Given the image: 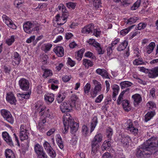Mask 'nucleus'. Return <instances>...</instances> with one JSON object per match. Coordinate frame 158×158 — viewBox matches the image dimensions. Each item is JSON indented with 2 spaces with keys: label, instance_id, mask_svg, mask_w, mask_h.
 Masks as SVG:
<instances>
[{
  "label": "nucleus",
  "instance_id": "nucleus-1",
  "mask_svg": "<svg viewBox=\"0 0 158 158\" xmlns=\"http://www.w3.org/2000/svg\"><path fill=\"white\" fill-rule=\"evenodd\" d=\"M158 150V138L152 137L137 148L136 156L138 158H148L153 150Z\"/></svg>",
  "mask_w": 158,
  "mask_h": 158
},
{
  "label": "nucleus",
  "instance_id": "nucleus-2",
  "mask_svg": "<svg viewBox=\"0 0 158 158\" xmlns=\"http://www.w3.org/2000/svg\"><path fill=\"white\" fill-rule=\"evenodd\" d=\"M63 123L64 126V131L63 133L65 134L68 132V130L70 127L71 133H74L77 130L78 127V124L74 121V119L70 115L69 113L64 114L63 116Z\"/></svg>",
  "mask_w": 158,
  "mask_h": 158
},
{
  "label": "nucleus",
  "instance_id": "nucleus-3",
  "mask_svg": "<svg viewBox=\"0 0 158 158\" xmlns=\"http://www.w3.org/2000/svg\"><path fill=\"white\" fill-rule=\"evenodd\" d=\"M102 139V136L101 134H98L96 135L94 137V139L92 142V150L91 154L93 156H97L98 151L99 145L98 143L100 142Z\"/></svg>",
  "mask_w": 158,
  "mask_h": 158
},
{
  "label": "nucleus",
  "instance_id": "nucleus-4",
  "mask_svg": "<svg viewBox=\"0 0 158 158\" xmlns=\"http://www.w3.org/2000/svg\"><path fill=\"white\" fill-rule=\"evenodd\" d=\"M34 150L38 158H47L43 147L39 144L37 143L35 145Z\"/></svg>",
  "mask_w": 158,
  "mask_h": 158
},
{
  "label": "nucleus",
  "instance_id": "nucleus-5",
  "mask_svg": "<svg viewBox=\"0 0 158 158\" xmlns=\"http://www.w3.org/2000/svg\"><path fill=\"white\" fill-rule=\"evenodd\" d=\"M19 85L20 89L23 91H27L29 89L30 84L28 80L22 78L19 81Z\"/></svg>",
  "mask_w": 158,
  "mask_h": 158
},
{
  "label": "nucleus",
  "instance_id": "nucleus-6",
  "mask_svg": "<svg viewBox=\"0 0 158 158\" xmlns=\"http://www.w3.org/2000/svg\"><path fill=\"white\" fill-rule=\"evenodd\" d=\"M69 16V13L68 12H67L62 14V17H60L59 14H58L55 17L56 21V22L57 24L59 25H63L65 22L64 21Z\"/></svg>",
  "mask_w": 158,
  "mask_h": 158
},
{
  "label": "nucleus",
  "instance_id": "nucleus-7",
  "mask_svg": "<svg viewBox=\"0 0 158 158\" xmlns=\"http://www.w3.org/2000/svg\"><path fill=\"white\" fill-rule=\"evenodd\" d=\"M126 129L130 131L132 133L136 134L138 133V129L133 126L132 121L130 119L127 120L125 123Z\"/></svg>",
  "mask_w": 158,
  "mask_h": 158
},
{
  "label": "nucleus",
  "instance_id": "nucleus-8",
  "mask_svg": "<svg viewBox=\"0 0 158 158\" xmlns=\"http://www.w3.org/2000/svg\"><path fill=\"white\" fill-rule=\"evenodd\" d=\"M1 114L3 117L6 119L9 122L12 123L14 122V120L10 112L5 109L1 110Z\"/></svg>",
  "mask_w": 158,
  "mask_h": 158
},
{
  "label": "nucleus",
  "instance_id": "nucleus-9",
  "mask_svg": "<svg viewBox=\"0 0 158 158\" xmlns=\"http://www.w3.org/2000/svg\"><path fill=\"white\" fill-rule=\"evenodd\" d=\"M24 31L27 33H30L33 31L35 27V24L28 22L23 25Z\"/></svg>",
  "mask_w": 158,
  "mask_h": 158
},
{
  "label": "nucleus",
  "instance_id": "nucleus-10",
  "mask_svg": "<svg viewBox=\"0 0 158 158\" xmlns=\"http://www.w3.org/2000/svg\"><path fill=\"white\" fill-rule=\"evenodd\" d=\"M73 107L70 103L66 102L62 103L60 106V109L63 113L69 112Z\"/></svg>",
  "mask_w": 158,
  "mask_h": 158
},
{
  "label": "nucleus",
  "instance_id": "nucleus-11",
  "mask_svg": "<svg viewBox=\"0 0 158 158\" xmlns=\"http://www.w3.org/2000/svg\"><path fill=\"white\" fill-rule=\"evenodd\" d=\"M2 136L3 139L7 144L10 146H14L12 140L7 132L5 131L2 132Z\"/></svg>",
  "mask_w": 158,
  "mask_h": 158
},
{
  "label": "nucleus",
  "instance_id": "nucleus-12",
  "mask_svg": "<svg viewBox=\"0 0 158 158\" xmlns=\"http://www.w3.org/2000/svg\"><path fill=\"white\" fill-rule=\"evenodd\" d=\"M132 98L134 100L133 104L135 106H138L142 100L141 96L137 94L133 95Z\"/></svg>",
  "mask_w": 158,
  "mask_h": 158
},
{
  "label": "nucleus",
  "instance_id": "nucleus-13",
  "mask_svg": "<svg viewBox=\"0 0 158 158\" xmlns=\"http://www.w3.org/2000/svg\"><path fill=\"white\" fill-rule=\"evenodd\" d=\"M12 62L13 64L18 65L19 64L21 61V57L19 54L17 52H15L13 54V56H12Z\"/></svg>",
  "mask_w": 158,
  "mask_h": 158
},
{
  "label": "nucleus",
  "instance_id": "nucleus-14",
  "mask_svg": "<svg viewBox=\"0 0 158 158\" xmlns=\"http://www.w3.org/2000/svg\"><path fill=\"white\" fill-rule=\"evenodd\" d=\"M6 100L11 104H15L16 100L14 94L12 93H9L7 94Z\"/></svg>",
  "mask_w": 158,
  "mask_h": 158
},
{
  "label": "nucleus",
  "instance_id": "nucleus-15",
  "mask_svg": "<svg viewBox=\"0 0 158 158\" xmlns=\"http://www.w3.org/2000/svg\"><path fill=\"white\" fill-rule=\"evenodd\" d=\"M54 52L59 57H62L64 55V49L62 47L56 46L53 49Z\"/></svg>",
  "mask_w": 158,
  "mask_h": 158
},
{
  "label": "nucleus",
  "instance_id": "nucleus-16",
  "mask_svg": "<svg viewBox=\"0 0 158 158\" xmlns=\"http://www.w3.org/2000/svg\"><path fill=\"white\" fill-rule=\"evenodd\" d=\"M96 73L102 76L103 78L110 79L108 73L104 69H98L96 70Z\"/></svg>",
  "mask_w": 158,
  "mask_h": 158
},
{
  "label": "nucleus",
  "instance_id": "nucleus-17",
  "mask_svg": "<svg viewBox=\"0 0 158 158\" xmlns=\"http://www.w3.org/2000/svg\"><path fill=\"white\" fill-rule=\"evenodd\" d=\"M94 29L93 24H90L83 28L81 30V32L83 33L89 34L90 32H93Z\"/></svg>",
  "mask_w": 158,
  "mask_h": 158
},
{
  "label": "nucleus",
  "instance_id": "nucleus-18",
  "mask_svg": "<svg viewBox=\"0 0 158 158\" xmlns=\"http://www.w3.org/2000/svg\"><path fill=\"white\" fill-rule=\"evenodd\" d=\"M148 76L151 78H153L158 76V67L149 70L148 71Z\"/></svg>",
  "mask_w": 158,
  "mask_h": 158
},
{
  "label": "nucleus",
  "instance_id": "nucleus-19",
  "mask_svg": "<svg viewBox=\"0 0 158 158\" xmlns=\"http://www.w3.org/2000/svg\"><path fill=\"white\" fill-rule=\"evenodd\" d=\"M130 140V137L128 136H127L122 137L120 141L124 147L127 148L129 146V141Z\"/></svg>",
  "mask_w": 158,
  "mask_h": 158
},
{
  "label": "nucleus",
  "instance_id": "nucleus-20",
  "mask_svg": "<svg viewBox=\"0 0 158 158\" xmlns=\"http://www.w3.org/2000/svg\"><path fill=\"white\" fill-rule=\"evenodd\" d=\"M112 142L111 140H106L103 143L101 148L102 151L107 150L111 147Z\"/></svg>",
  "mask_w": 158,
  "mask_h": 158
},
{
  "label": "nucleus",
  "instance_id": "nucleus-21",
  "mask_svg": "<svg viewBox=\"0 0 158 158\" xmlns=\"http://www.w3.org/2000/svg\"><path fill=\"white\" fill-rule=\"evenodd\" d=\"M155 46V44L153 42L150 43L146 47V51L148 54L152 53Z\"/></svg>",
  "mask_w": 158,
  "mask_h": 158
},
{
  "label": "nucleus",
  "instance_id": "nucleus-22",
  "mask_svg": "<svg viewBox=\"0 0 158 158\" xmlns=\"http://www.w3.org/2000/svg\"><path fill=\"white\" fill-rule=\"evenodd\" d=\"M155 112L152 111L148 112L145 115L144 120L145 122H147L150 120L154 115Z\"/></svg>",
  "mask_w": 158,
  "mask_h": 158
},
{
  "label": "nucleus",
  "instance_id": "nucleus-23",
  "mask_svg": "<svg viewBox=\"0 0 158 158\" xmlns=\"http://www.w3.org/2000/svg\"><path fill=\"white\" fill-rule=\"evenodd\" d=\"M66 96V94L65 92H61L58 94L56 98L57 102L60 103L64 99Z\"/></svg>",
  "mask_w": 158,
  "mask_h": 158
},
{
  "label": "nucleus",
  "instance_id": "nucleus-24",
  "mask_svg": "<svg viewBox=\"0 0 158 158\" xmlns=\"http://www.w3.org/2000/svg\"><path fill=\"white\" fill-rule=\"evenodd\" d=\"M128 45V41L125 40L118 47L117 49L119 51L124 50Z\"/></svg>",
  "mask_w": 158,
  "mask_h": 158
},
{
  "label": "nucleus",
  "instance_id": "nucleus-25",
  "mask_svg": "<svg viewBox=\"0 0 158 158\" xmlns=\"http://www.w3.org/2000/svg\"><path fill=\"white\" fill-rule=\"evenodd\" d=\"M31 94V92L29 91L27 93L25 94H18L17 95L20 99L23 98L27 99L29 98Z\"/></svg>",
  "mask_w": 158,
  "mask_h": 158
},
{
  "label": "nucleus",
  "instance_id": "nucleus-26",
  "mask_svg": "<svg viewBox=\"0 0 158 158\" xmlns=\"http://www.w3.org/2000/svg\"><path fill=\"white\" fill-rule=\"evenodd\" d=\"M93 81L95 85L94 89L98 93L101 91L102 89L101 84L97 80H94Z\"/></svg>",
  "mask_w": 158,
  "mask_h": 158
},
{
  "label": "nucleus",
  "instance_id": "nucleus-27",
  "mask_svg": "<svg viewBox=\"0 0 158 158\" xmlns=\"http://www.w3.org/2000/svg\"><path fill=\"white\" fill-rule=\"evenodd\" d=\"M122 105L124 110L127 111H128L131 110L129 103L128 100H123L122 102Z\"/></svg>",
  "mask_w": 158,
  "mask_h": 158
},
{
  "label": "nucleus",
  "instance_id": "nucleus-28",
  "mask_svg": "<svg viewBox=\"0 0 158 158\" xmlns=\"http://www.w3.org/2000/svg\"><path fill=\"white\" fill-rule=\"evenodd\" d=\"M112 88L113 90L112 98L114 101H115L116 96L119 89V86L117 85H115L113 86Z\"/></svg>",
  "mask_w": 158,
  "mask_h": 158
},
{
  "label": "nucleus",
  "instance_id": "nucleus-29",
  "mask_svg": "<svg viewBox=\"0 0 158 158\" xmlns=\"http://www.w3.org/2000/svg\"><path fill=\"white\" fill-rule=\"evenodd\" d=\"M5 23L10 27L15 29L16 28L15 25L14 24L12 20L10 19L5 21Z\"/></svg>",
  "mask_w": 158,
  "mask_h": 158
},
{
  "label": "nucleus",
  "instance_id": "nucleus-30",
  "mask_svg": "<svg viewBox=\"0 0 158 158\" xmlns=\"http://www.w3.org/2000/svg\"><path fill=\"white\" fill-rule=\"evenodd\" d=\"M98 123L97 118L96 117H94L91 124L90 132H92Z\"/></svg>",
  "mask_w": 158,
  "mask_h": 158
},
{
  "label": "nucleus",
  "instance_id": "nucleus-31",
  "mask_svg": "<svg viewBox=\"0 0 158 158\" xmlns=\"http://www.w3.org/2000/svg\"><path fill=\"white\" fill-rule=\"evenodd\" d=\"M22 133H19V137L21 141L27 139L28 138V134L29 133L27 131L22 132Z\"/></svg>",
  "mask_w": 158,
  "mask_h": 158
},
{
  "label": "nucleus",
  "instance_id": "nucleus-32",
  "mask_svg": "<svg viewBox=\"0 0 158 158\" xmlns=\"http://www.w3.org/2000/svg\"><path fill=\"white\" fill-rule=\"evenodd\" d=\"M113 134V130L111 128L109 127L106 130V135L108 139V140H111V136Z\"/></svg>",
  "mask_w": 158,
  "mask_h": 158
},
{
  "label": "nucleus",
  "instance_id": "nucleus-33",
  "mask_svg": "<svg viewBox=\"0 0 158 158\" xmlns=\"http://www.w3.org/2000/svg\"><path fill=\"white\" fill-rule=\"evenodd\" d=\"M132 83L128 81H124L120 83V85L122 89H124L126 87L131 86Z\"/></svg>",
  "mask_w": 158,
  "mask_h": 158
},
{
  "label": "nucleus",
  "instance_id": "nucleus-34",
  "mask_svg": "<svg viewBox=\"0 0 158 158\" xmlns=\"http://www.w3.org/2000/svg\"><path fill=\"white\" fill-rule=\"evenodd\" d=\"M83 65L85 66L86 67H91L93 65V62L90 60L84 59L83 60Z\"/></svg>",
  "mask_w": 158,
  "mask_h": 158
},
{
  "label": "nucleus",
  "instance_id": "nucleus-35",
  "mask_svg": "<svg viewBox=\"0 0 158 158\" xmlns=\"http://www.w3.org/2000/svg\"><path fill=\"white\" fill-rule=\"evenodd\" d=\"M134 26V25H133L128 28L122 30L120 32V35L123 36H124L128 32L130 29H131Z\"/></svg>",
  "mask_w": 158,
  "mask_h": 158
},
{
  "label": "nucleus",
  "instance_id": "nucleus-36",
  "mask_svg": "<svg viewBox=\"0 0 158 158\" xmlns=\"http://www.w3.org/2000/svg\"><path fill=\"white\" fill-rule=\"evenodd\" d=\"M147 106L149 110L156 108V105L153 102L149 101L147 104Z\"/></svg>",
  "mask_w": 158,
  "mask_h": 158
},
{
  "label": "nucleus",
  "instance_id": "nucleus-37",
  "mask_svg": "<svg viewBox=\"0 0 158 158\" xmlns=\"http://www.w3.org/2000/svg\"><path fill=\"white\" fill-rule=\"evenodd\" d=\"M141 2V0H137L131 7V9L132 10H136L139 6Z\"/></svg>",
  "mask_w": 158,
  "mask_h": 158
},
{
  "label": "nucleus",
  "instance_id": "nucleus-38",
  "mask_svg": "<svg viewBox=\"0 0 158 158\" xmlns=\"http://www.w3.org/2000/svg\"><path fill=\"white\" fill-rule=\"evenodd\" d=\"M78 98L76 95H72L71 97V102H70L72 106L74 107L75 106V102Z\"/></svg>",
  "mask_w": 158,
  "mask_h": 158
},
{
  "label": "nucleus",
  "instance_id": "nucleus-39",
  "mask_svg": "<svg viewBox=\"0 0 158 158\" xmlns=\"http://www.w3.org/2000/svg\"><path fill=\"white\" fill-rule=\"evenodd\" d=\"M98 44H97V46H95V47L96 48V50L98 54H102L104 53V51L102 49L100 44L99 43H98Z\"/></svg>",
  "mask_w": 158,
  "mask_h": 158
},
{
  "label": "nucleus",
  "instance_id": "nucleus-40",
  "mask_svg": "<svg viewBox=\"0 0 158 158\" xmlns=\"http://www.w3.org/2000/svg\"><path fill=\"white\" fill-rule=\"evenodd\" d=\"M138 19V18L137 17H134L129 19L128 20H127L126 22L127 23V24H131L135 23Z\"/></svg>",
  "mask_w": 158,
  "mask_h": 158
},
{
  "label": "nucleus",
  "instance_id": "nucleus-41",
  "mask_svg": "<svg viewBox=\"0 0 158 158\" xmlns=\"http://www.w3.org/2000/svg\"><path fill=\"white\" fill-rule=\"evenodd\" d=\"M15 40V37L14 36L12 35L10 38L6 40V43L8 46H10L14 43Z\"/></svg>",
  "mask_w": 158,
  "mask_h": 158
},
{
  "label": "nucleus",
  "instance_id": "nucleus-42",
  "mask_svg": "<svg viewBox=\"0 0 158 158\" xmlns=\"http://www.w3.org/2000/svg\"><path fill=\"white\" fill-rule=\"evenodd\" d=\"M82 132L83 135L85 136H86L89 133V130L87 127L85 125H84L82 127Z\"/></svg>",
  "mask_w": 158,
  "mask_h": 158
},
{
  "label": "nucleus",
  "instance_id": "nucleus-43",
  "mask_svg": "<svg viewBox=\"0 0 158 158\" xmlns=\"http://www.w3.org/2000/svg\"><path fill=\"white\" fill-rule=\"evenodd\" d=\"M24 3V1L21 0H16L15 2V4L17 7L19 8L22 6Z\"/></svg>",
  "mask_w": 158,
  "mask_h": 158
},
{
  "label": "nucleus",
  "instance_id": "nucleus-44",
  "mask_svg": "<svg viewBox=\"0 0 158 158\" xmlns=\"http://www.w3.org/2000/svg\"><path fill=\"white\" fill-rule=\"evenodd\" d=\"M66 5L68 8L74 9L76 5V3L72 2H69L66 3Z\"/></svg>",
  "mask_w": 158,
  "mask_h": 158
},
{
  "label": "nucleus",
  "instance_id": "nucleus-45",
  "mask_svg": "<svg viewBox=\"0 0 158 158\" xmlns=\"http://www.w3.org/2000/svg\"><path fill=\"white\" fill-rule=\"evenodd\" d=\"M5 155L6 157H8L10 156H14V154L13 151L10 149H7L5 151Z\"/></svg>",
  "mask_w": 158,
  "mask_h": 158
},
{
  "label": "nucleus",
  "instance_id": "nucleus-46",
  "mask_svg": "<svg viewBox=\"0 0 158 158\" xmlns=\"http://www.w3.org/2000/svg\"><path fill=\"white\" fill-rule=\"evenodd\" d=\"M90 89V85L87 83L84 87V90L85 94H88Z\"/></svg>",
  "mask_w": 158,
  "mask_h": 158
},
{
  "label": "nucleus",
  "instance_id": "nucleus-47",
  "mask_svg": "<svg viewBox=\"0 0 158 158\" xmlns=\"http://www.w3.org/2000/svg\"><path fill=\"white\" fill-rule=\"evenodd\" d=\"M64 29L60 27H58L55 28L53 31V32L55 34H58L59 33H61L63 32Z\"/></svg>",
  "mask_w": 158,
  "mask_h": 158
},
{
  "label": "nucleus",
  "instance_id": "nucleus-48",
  "mask_svg": "<svg viewBox=\"0 0 158 158\" xmlns=\"http://www.w3.org/2000/svg\"><path fill=\"white\" fill-rule=\"evenodd\" d=\"M101 1L100 0H94V5L96 8H98L101 6Z\"/></svg>",
  "mask_w": 158,
  "mask_h": 158
},
{
  "label": "nucleus",
  "instance_id": "nucleus-49",
  "mask_svg": "<svg viewBox=\"0 0 158 158\" xmlns=\"http://www.w3.org/2000/svg\"><path fill=\"white\" fill-rule=\"evenodd\" d=\"M43 146L45 149L49 153V143L46 141H45L43 143Z\"/></svg>",
  "mask_w": 158,
  "mask_h": 158
},
{
  "label": "nucleus",
  "instance_id": "nucleus-50",
  "mask_svg": "<svg viewBox=\"0 0 158 158\" xmlns=\"http://www.w3.org/2000/svg\"><path fill=\"white\" fill-rule=\"evenodd\" d=\"M143 63V61L141 60L140 58L137 59H135L133 61V63L135 65H139V64H142Z\"/></svg>",
  "mask_w": 158,
  "mask_h": 158
},
{
  "label": "nucleus",
  "instance_id": "nucleus-51",
  "mask_svg": "<svg viewBox=\"0 0 158 158\" xmlns=\"http://www.w3.org/2000/svg\"><path fill=\"white\" fill-rule=\"evenodd\" d=\"M85 56L86 57H88L92 59L95 58V57L94 54L91 52H88L85 53Z\"/></svg>",
  "mask_w": 158,
  "mask_h": 158
},
{
  "label": "nucleus",
  "instance_id": "nucleus-52",
  "mask_svg": "<svg viewBox=\"0 0 158 158\" xmlns=\"http://www.w3.org/2000/svg\"><path fill=\"white\" fill-rule=\"evenodd\" d=\"M125 93V91H123L120 94L117 101L118 104H120L121 103V101L123 99V98Z\"/></svg>",
  "mask_w": 158,
  "mask_h": 158
},
{
  "label": "nucleus",
  "instance_id": "nucleus-53",
  "mask_svg": "<svg viewBox=\"0 0 158 158\" xmlns=\"http://www.w3.org/2000/svg\"><path fill=\"white\" fill-rule=\"evenodd\" d=\"M57 143L59 147L61 149H62L64 148L63 141L62 139H59L56 140Z\"/></svg>",
  "mask_w": 158,
  "mask_h": 158
},
{
  "label": "nucleus",
  "instance_id": "nucleus-54",
  "mask_svg": "<svg viewBox=\"0 0 158 158\" xmlns=\"http://www.w3.org/2000/svg\"><path fill=\"white\" fill-rule=\"evenodd\" d=\"M88 43L89 44L93 45L94 47L95 46H97V44H98V43L96 42L94 39H89L88 41Z\"/></svg>",
  "mask_w": 158,
  "mask_h": 158
},
{
  "label": "nucleus",
  "instance_id": "nucleus-55",
  "mask_svg": "<svg viewBox=\"0 0 158 158\" xmlns=\"http://www.w3.org/2000/svg\"><path fill=\"white\" fill-rule=\"evenodd\" d=\"M98 93V92L96 91L94 89H92L90 92V94L91 95V97L93 98L95 97L97 95V94Z\"/></svg>",
  "mask_w": 158,
  "mask_h": 158
},
{
  "label": "nucleus",
  "instance_id": "nucleus-56",
  "mask_svg": "<svg viewBox=\"0 0 158 158\" xmlns=\"http://www.w3.org/2000/svg\"><path fill=\"white\" fill-rule=\"evenodd\" d=\"M146 24L140 23L138 25V29L139 30L143 29L146 27Z\"/></svg>",
  "mask_w": 158,
  "mask_h": 158
},
{
  "label": "nucleus",
  "instance_id": "nucleus-57",
  "mask_svg": "<svg viewBox=\"0 0 158 158\" xmlns=\"http://www.w3.org/2000/svg\"><path fill=\"white\" fill-rule=\"evenodd\" d=\"M56 155V152L50 146V156L52 158H54L55 157Z\"/></svg>",
  "mask_w": 158,
  "mask_h": 158
},
{
  "label": "nucleus",
  "instance_id": "nucleus-58",
  "mask_svg": "<svg viewBox=\"0 0 158 158\" xmlns=\"http://www.w3.org/2000/svg\"><path fill=\"white\" fill-rule=\"evenodd\" d=\"M103 98V95L102 94L99 95L97 97L95 100L96 103L100 102Z\"/></svg>",
  "mask_w": 158,
  "mask_h": 158
},
{
  "label": "nucleus",
  "instance_id": "nucleus-59",
  "mask_svg": "<svg viewBox=\"0 0 158 158\" xmlns=\"http://www.w3.org/2000/svg\"><path fill=\"white\" fill-rule=\"evenodd\" d=\"M68 63L71 67L73 66L75 64V62L72 60L70 58H68Z\"/></svg>",
  "mask_w": 158,
  "mask_h": 158
},
{
  "label": "nucleus",
  "instance_id": "nucleus-60",
  "mask_svg": "<svg viewBox=\"0 0 158 158\" xmlns=\"http://www.w3.org/2000/svg\"><path fill=\"white\" fill-rule=\"evenodd\" d=\"M49 70L48 69H45L44 73L43 75V77L44 78H47L49 76Z\"/></svg>",
  "mask_w": 158,
  "mask_h": 158
},
{
  "label": "nucleus",
  "instance_id": "nucleus-61",
  "mask_svg": "<svg viewBox=\"0 0 158 158\" xmlns=\"http://www.w3.org/2000/svg\"><path fill=\"white\" fill-rule=\"evenodd\" d=\"M62 79L64 82H66L70 80V78L68 76L65 75L62 77Z\"/></svg>",
  "mask_w": 158,
  "mask_h": 158
},
{
  "label": "nucleus",
  "instance_id": "nucleus-62",
  "mask_svg": "<svg viewBox=\"0 0 158 158\" xmlns=\"http://www.w3.org/2000/svg\"><path fill=\"white\" fill-rule=\"evenodd\" d=\"M112 47L109 46L107 48V55L109 56H110L112 52Z\"/></svg>",
  "mask_w": 158,
  "mask_h": 158
},
{
  "label": "nucleus",
  "instance_id": "nucleus-63",
  "mask_svg": "<svg viewBox=\"0 0 158 158\" xmlns=\"http://www.w3.org/2000/svg\"><path fill=\"white\" fill-rule=\"evenodd\" d=\"M35 39V36H32L30 37V38L26 40V42L28 43H31L32 41L34 40Z\"/></svg>",
  "mask_w": 158,
  "mask_h": 158
},
{
  "label": "nucleus",
  "instance_id": "nucleus-64",
  "mask_svg": "<svg viewBox=\"0 0 158 158\" xmlns=\"http://www.w3.org/2000/svg\"><path fill=\"white\" fill-rule=\"evenodd\" d=\"M102 158H110V153L108 152L104 153L102 156Z\"/></svg>",
  "mask_w": 158,
  "mask_h": 158
}]
</instances>
